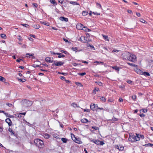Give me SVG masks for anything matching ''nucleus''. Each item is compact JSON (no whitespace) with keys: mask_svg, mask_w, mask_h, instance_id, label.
Returning <instances> with one entry per match:
<instances>
[{"mask_svg":"<svg viewBox=\"0 0 153 153\" xmlns=\"http://www.w3.org/2000/svg\"><path fill=\"white\" fill-rule=\"evenodd\" d=\"M35 145L38 146L39 149H42L44 146L43 141L40 139H35L34 140Z\"/></svg>","mask_w":153,"mask_h":153,"instance_id":"nucleus-1","label":"nucleus"},{"mask_svg":"<svg viewBox=\"0 0 153 153\" xmlns=\"http://www.w3.org/2000/svg\"><path fill=\"white\" fill-rule=\"evenodd\" d=\"M136 135H132L131 136L129 137L128 138L129 141L132 142H135L136 141H139L140 140V137L139 134H136Z\"/></svg>","mask_w":153,"mask_h":153,"instance_id":"nucleus-2","label":"nucleus"},{"mask_svg":"<svg viewBox=\"0 0 153 153\" xmlns=\"http://www.w3.org/2000/svg\"><path fill=\"white\" fill-rule=\"evenodd\" d=\"M22 102L24 105L26 107H30L33 104V102L32 101L26 99L23 100Z\"/></svg>","mask_w":153,"mask_h":153,"instance_id":"nucleus-3","label":"nucleus"},{"mask_svg":"<svg viewBox=\"0 0 153 153\" xmlns=\"http://www.w3.org/2000/svg\"><path fill=\"white\" fill-rule=\"evenodd\" d=\"M127 59L132 62H135L136 61V56L133 54H131L127 57Z\"/></svg>","mask_w":153,"mask_h":153,"instance_id":"nucleus-4","label":"nucleus"},{"mask_svg":"<svg viewBox=\"0 0 153 153\" xmlns=\"http://www.w3.org/2000/svg\"><path fill=\"white\" fill-rule=\"evenodd\" d=\"M90 141L98 145H103L104 144L103 141H100L98 140H94L93 139H91Z\"/></svg>","mask_w":153,"mask_h":153,"instance_id":"nucleus-5","label":"nucleus"},{"mask_svg":"<svg viewBox=\"0 0 153 153\" xmlns=\"http://www.w3.org/2000/svg\"><path fill=\"white\" fill-rule=\"evenodd\" d=\"M64 62L62 61H59L58 62H56L54 61V63L52 65V66H53L54 65L56 66H61L63 65L64 64Z\"/></svg>","mask_w":153,"mask_h":153,"instance_id":"nucleus-6","label":"nucleus"},{"mask_svg":"<svg viewBox=\"0 0 153 153\" xmlns=\"http://www.w3.org/2000/svg\"><path fill=\"white\" fill-rule=\"evenodd\" d=\"M73 140L76 143L78 144H81L82 143V141L80 139L79 137H74V138L73 139Z\"/></svg>","mask_w":153,"mask_h":153,"instance_id":"nucleus-7","label":"nucleus"},{"mask_svg":"<svg viewBox=\"0 0 153 153\" xmlns=\"http://www.w3.org/2000/svg\"><path fill=\"white\" fill-rule=\"evenodd\" d=\"M5 122L9 126H10L12 125V122L11 120L9 118H7L5 120Z\"/></svg>","mask_w":153,"mask_h":153,"instance_id":"nucleus-8","label":"nucleus"},{"mask_svg":"<svg viewBox=\"0 0 153 153\" xmlns=\"http://www.w3.org/2000/svg\"><path fill=\"white\" fill-rule=\"evenodd\" d=\"M134 70L137 74H142L143 73V71H142L140 69L137 68L134 69Z\"/></svg>","mask_w":153,"mask_h":153,"instance_id":"nucleus-9","label":"nucleus"},{"mask_svg":"<svg viewBox=\"0 0 153 153\" xmlns=\"http://www.w3.org/2000/svg\"><path fill=\"white\" fill-rule=\"evenodd\" d=\"M59 19L62 21H65L66 22H67L68 21V19L67 18H65L63 16L60 17Z\"/></svg>","mask_w":153,"mask_h":153,"instance_id":"nucleus-10","label":"nucleus"},{"mask_svg":"<svg viewBox=\"0 0 153 153\" xmlns=\"http://www.w3.org/2000/svg\"><path fill=\"white\" fill-rule=\"evenodd\" d=\"M26 57H27V58H30V57L29 56H32V58H34V54L33 53H28L26 54Z\"/></svg>","mask_w":153,"mask_h":153,"instance_id":"nucleus-11","label":"nucleus"},{"mask_svg":"<svg viewBox=\"0 0 153 153\" xmlns=\"http://www.w3.org/2000/svg\"><path fill=\"white\" fill-rule=\"evenodd\" d=\"M81 121L82 123H86L87 122H90V121H88L87 119L86 118H84L81 119Z\"/></svg>","mask_w":153,"mask_h":153,"instance_id":"nucleus-12","label":"nucleus"},{"mask_svg":"<svg viewBox=\"0 0 153 153\" xmlns=\"http://www.w3.org/2000/svg\"><path fill=\"white\" fill-rule=\"evenodd\" d=\"M43 137L45 139H48L50 137V135L48 133H45L44 134Z\"/></svg>","mask_w":153,"mask_h":153,"instance_id":"nucleus-13","label":"nucleus"},{"mask_svg":"<svg viewBox=\"0 0 153 153\" xmlns=\"http://www.w3.org/2000/svg\"><path fill=\"white\" fill-rule=\"evenodd\" d=\"M95 105H96L95 104H94L93 105H90V108L93 111L96 110V108H95Z\"/></svg>","mask_w":153,"mask_h":153,"instance_id":"nucleus-14","label":"nucleus"},{"mask_svg":"<svg viewBox=\"0 0 153 153\" xmlns=\"http://www.w3.org/2000/svg\"><path fill=\"white\" fill-rule=\"evenodd\" d=\"M8 131L11 133V135H15V132L14 131H13L12 129L10 128L9 127L8 128Z\"/></svg>","mask_w":153,"mask_h":153,"instance_id":"nucleus-15","label":"nucleus"},{"mask_svg":"<svg viewBox=\"0 0 153 153\" xmlns=\"http://www.w3.org/2000/svg\"><path fill=\"white\" fill-rule=\"evenodd\" d=\"M83 26V25L81 24H77L76 25V27L79 29H82V28Z\"/></svg>","mask_w":153,"mask_h":153,"instance_id":"nucleus-16","label":"nucleus"},{"mask_svg":"<svg viewBox=\"0 0 153 153\" xmlns=\"http://www.w3.org/2000/svg\"><path fill=\"white\" fill-rule=\"evenodd\" d=\"M142 75H143L145 76H149L150 75V74L147 72H143V73Z\"/></svg>","mask_w":153,"mask_h":153,"instance_id":"nucleus-17","label":"nucleus"},{"mask_svg":"<svg viewBox=\"0 0 153 153\" xmlns=\"http://www.w3.org/2000/svg\"><path fill=\"white\" fill-rule=\"evenodd\" d=\"M99 89L98 88H95L94 90H93L92 93L94 94H96V91H99Z\"/></svg>","mask_w":153,"mask_h":153,"instance_id":"nucleus-18","label":"nucleus"},{"mask_svg":"<svg viewBox=\"0 0 153 153\" xmlns=\"http://www.w3.org/2000/svg\"><path fill=\"white\" fill-rule=\"evenodd\" d=\"M51 3L53 4L54 5H56L57 4V3L56 2L55 0H50Z\"/></svg>","mask_w":153,"mask_h":153,"instance_id":"nucleus-19","label":"nucleus"},{"mask_svg":"<svg viewBox=\"0 0 153 153\" xmlns=\"http://www.w3.org/2000/svg\"><path fill=\"white\" fill-rule=\"evenodd\" d=\"M33 27L35 28H36V29H38L40 27V26L39 25L36 24L33 25Z\"/></svg>","mask_w":153,"mask_h":153,"instance_id":"nucleus-20","label":"nucleus"},{"mask_svg":"<svg viewBox=\"0 0 153 153\" xmlns=\"http://www.w3.org/2000/svg\"><path fill=\"white\" fill-rule=\"evenodd\" d=\"M144 146L146 147H152L153 146V144L150 143L146 144L144 145Z\"/></svg>","mask_w":153,"mask_h":153,"instance_id":"nucleus-21","label":"nucleus"},{"mask_svg":"<svg viewBox=\"0 0 153 153\" xmlns=\"http://www.w3.org/2000/svg\"><path fill=\"white\" fill-rule=\"evenodd\" d=\"M15 116L16 117H17L19 118H21L22 117V116L21 115V114H20V113H18L17 114H15Z\"/></svg>","mask_w":153,"mask_h":153,"instance_id":"nucleus-22","label":"nucleus"},{"mask_svg":"<svg viewBox=\"0 0 153 153\" xmlns=\"http://www.w3.org/2000/svg\"><path fill=\"white\" fill-rule=\"evenodd\" d=\"M61 140L64 143H66L67 142L68 139L65 138H62Z\"/></svg>","mask_w":153,"mask_h":153,"instance_id":"nucleus-23","label":"nucleus"},{"mask_svg":"<svg viewBox=\"0 0 153 153\" xmlns=\"http://www.w3.org/2000/svg\"><path fill=\"white\" fill-rule=\"evenodd\" d=\"M147 109H141L140 111V113H146L147 112Z\"/></svg>","mask_w":153,"mask_h":153,"instance_id":"nucleus-24","label":"nucleus"},{"mask_svg":"<svg viewBox=\"0 0 153 153\" xmlns=\"http://www.w3.org/2000/svg\"><path fill=\"white\" fill-rule=\"evenodd\" d=\"M112 68L113 69H114L115 70L117 71H119V68L117 66L112 67Z\"/></svg>","mask_w":153,"mask_h":153,"instance_id":"nucleus-25","label":"nucleus"},{"mask_svg":"<svg viewBox=\"0 0 153 153\" xmlns=\"http://www.w3.org/2000/svg\"><path fill=\"white\" fill-rule=\"evenodd\" d=\"M5 80L6 79L4 78L2 76H0V81L3 82H4Z\"/></svg>","mask_w":153,"mask_h":153,"instance_id":"nucleus-26","label":"nucleus"},{"mask_svg":"<svg viewBox=\"0 0 153 153\" xmlns=\"http://www.w3.org/2000/svg\"><path fill=\"white\" fill-rule=\"evenodd\" d=\"M83 40L82 42L84 43H87V39H88L87 37H83Z\"/></svg>","mask_w":153,"mask_h":153,"instance_id":"nucleus-27","label":"nucleus"},{"mask_svg":"<svg viewBox=\"0 0 153 153\" xmlns=\"http://www.w3.org/2000/svg\"><path fill=\"white\" fill-rule=\"evenodd\" d=\"M102 36L103 37V38L104 39L107 40L108 41H109V39H108V36H106L104 34H102Z\"/></svg>","mask_w":153,"mask_h":153,"instance_id":"nucleus-28","label":"nucleus"},{"mask_svg":"<svg viewBox=\"0 0 153 153\" xmlns=\"http://www.w3.org/2000/svg\"><path fill=\"white\" fill-rule=\"evenodd\" d=\"M18 79L19 81L21 82H25L26 81V80L24 79H22L18 78Z\"/></svg>","mask_w":153,"mask_h":153,"instance_id":"nucleus-29","label":"nucleus"},{"mask_svg":"<svg viewBox=\"0 0 153 153\" xmlns=\"http://www.w3.org/2000/svg\"><path fill=\"white\" fill-rule=\"evenodd\" d=\"M71 105L75 108L78 107L77 104L75 102L72 103Z\"/></svg>","mask_w":153,"mask_h":153,"instance_id":"nucleus-30","label":"nucleus"},{"mask_svg":"<svg viewBox=\"0 0 153 153\" xmlns=\"http://www.w3.org/2000/svg\"><path fill=\"white\" fill-rule=\"evenodd\" d=\"M100 100H101V101L103 102H105L106 100V99L105 98L103 97H102L101 98H100Z\"/></svg>","mask_w":153,"mask_h":153,"instance_id":"nucleus-31","label":"nucleus"},{"mask_svg":"<svg viewBox=\"0 0 153 153\" xmlns=\"http://www.w3.org/2000/svg\"><path fill=\"white\" fill-rule=\"evenodd\" d=\"M45 60L47 62H51V58L49 57H47L45 59Z\"/></svg>","mask_w":153,"mask_h":153,"instance_id":"nucleus-32","label":"nucleus"},{"mask_svg":"<svg viewBox=\"0 0 153 153\" xmlns=\"http://www.w3.org/2000/svg\"><path fill=\"white\" fill-rule=\"evenodd\" d=\"M88 13V12H86V11H84L82 12V14L83 16H86L87 15Z\"/></svg>","mask_w":153,"mask_h":153,"instance_id":"nucleus-33","label":"nucleus"},{"mask_svg":"<svg viewBox=\"0 0 153 153\" xmlns=\"http://www.w3.org/2000/svg\"><path fill=\"white\" fill-rule=\"evenodd\" d=\"M51 54H53L54 55L56 54V55H61L62 54V53H55L54 52H52L51 51Z\"/></svg>","mask_w":153,"mask_h":153,"instance_id":"nucleus-34","label":"nucleus"},{"mask_svg":"<svg viewBox=\"0 0 153 153\" xmlns=\"http://www.w3.org/2000/svg\"><path fill=\"white\" fill-rule=\"evenodd\" d=\"M1 38L4 39H5L6 38V36L5 34H1Z\"/></svg>","mask_w":153,"mask_h":153,"instance_id":"nucleus-35","label":"nucleus"},{"mask_svg":"<svg viewBox=\"0 0 153 153\" xmlns=\"http://www.w3.org/2000/svg\"><path fill=\"white\" fill-rule=\"evenodd\" d=\"M41 23L42 24H43L44 25H46L47 26H49V23L48 22H41Z\"/></svg>","mask_w":153,"mask_h":153,"instance_id":"nucleus-36","label":"nucleus"},{"mask_svg":"<svg viewBox=\"0 0 153 153\" xmlns=\"http://www.w3.org/2000/svg\"><path fill=\"white\" fill-rule=\"evenodd\" d=\"M79 87H82L83 86L82 84L81 83L79 82H76L75 83Z\"/></svg>","mask_w":153,"mask_h":153,"instance_id":"nucleus-37","label":"nucleus"},{"mask_svg":"<svg viewBox=\"0 0 153 153\" xmlns=\"http://www.w3.org/2000/svg\"><path fill=\"white\" fill-rule=\"evenodd\" d=\"M6 116L7 117H8L10 118H13L14 117L13 115H10L7 113V114H5Z\"/></svg>","mask_w":153,"mask_h":153,"instance_id":"nucleus-38","label":"nucleus"},{"mask_svg":"<svg viewBox=\"0 0 153 153\" xmlns=\"http://www.w3.org/2000/svg\"><path fill=\"white\" fill-rule=\"evenodd\" d=\"M88 28L87 27H86L84 26L82 28V29L83 30L87 32V30H88Z\"/></svg>","mask_w":153,"mask_h":153,"instance_id":"nucleus-39","label":"nucleus"},{"mask_svg":"<svg viewBox=\"0 0 153 153\" xmlns=\"http://www.w3.org/2000/svg\"><path fill=\"white\" fill-rule=\"evenodd\" d=\"M140 21L141 22H142L143 23L145 24L147 23L146 21L143 19H141Z\"/></svg>","mask_w":153,"mask_h":153,"instance_id":"nucleus-40","label":"nucleus"},{"mask_svg":"<svg viewBox=\"0 0 153 153\" xmlns=\"http://www.w3.org/2000/svg\"><path fill=\"white\" fill-rule=\"evenodd\" d=\"M118 120L117 118L115 117H113L112 119L111 120L112 121H117Z\"/></svg>","mask_w":153,"mask_h":153,"instance_id":"nucleus-41","label":"nucleus"},{"mask_svg":"<svg viewBox=\"0 0 153 153\" xmlns=\"http://www.w3.org/2000/svg\"><path fill=\"white\" fill-rule=\"evenodd\" d=\"M86 74L85 72H83V73H78V75L81 76H83L85 75Z\"/></svg>","mask_w":153,"mask_h":153,"instance_id":"nucleus-42","label":"nucleus"},{"mask_svg":"<svg viewBox=\"0 0 153 153\" xmlns=\"http://www.w3.org/2000/svg\"><path fill=\"white\" fill-rule=\"evenodd\" d=\"M127 63L130 66H132L133 67H136V66H137V65H135V64H134L133 63H130L127 62Z\"/></svg>","mask_w":153,"mask_h":153,"instance_id":"nucleus-43","label":"nucleus"},{"mask_svg":"<svg viewBox=\"0 0 153 153\" xmlns=\"http://www.w3.org/2000/svg\"><path fill=\"white\" fill-rule=\"evenodd\" d=\"M58 74H60L62 75H64V76H66L68 75V74L65 73H63V72H58Z\"/></svg>","mask_w":153,"mask_h":153,"instance_id":"nucleus-44","label":"nucleus"},{"mask_svg":"<svg viewBox=\"0 0 153 153\" xmlns=\"http://www.w3.org/2000/svg\"><path fill=\"white\" fill-rule=\"evenodd\" d=\"M53 135L54 137L56 139H59L58 135L56 134H53Z\"/></svg>","mask_w":153,"mask_h":153,"instance_id":"nucleus-45","label":"nucleus"},{"mask_svg":"<svg viewBox=\"0 0 153 153\" xmlns=\"http://www.w3.org/2000/svg\"><path fill=\"white\" fill-rule=\"evenodd\" d=\"M96 4H97V7L98 8H100L101 7V5L100 4H99L97 2Z\"/></svg>","mask_w":153,"mask_h":153,"instance_id":"nucleus-46","label":"nucleus"},{"mask_svg":"<svg viewBox=\"0 0 153 153\" xmlns=\"http://www.w3.org/2000/svg\"><path fill=\"white\" fill-rule=\"evenodd\" d=\"M94 63H97L98 64H101L102 65L104 64V62H101L100 61H96L94 62Z\"/></svg>","mask_w":153,"mask_h":153,"instance_id":"nucleus-47","label":"nucleus"},{"mask_svg":"<svg viewBox=\"0 0 153 153\" xmlns=\"http://www.w3.org/2000/svg\"><path fill=\"white\" fill-rule=\"evenodd\" d=\"M92 128L93 129L97 130L99 129V128L97 126H92Z\"/></svg>","mask_w":153,"mask_h":153,"instance_id":"nucleus-48","label":"nucleus"},{"mask_svg":"<svg viewBox=\"0 0 153 153\" xmlns=\"http://www.w3.org/2000/svg\"><path fill=\"white\" fill-rule=\"evenodd\" d=\"M124 147L123 146H121L120 148H119V150L120 151H122L124 150Z\"/></svg>","mask_w":153,"mask_h":153,"instance_id":"nucleus-49","label":"nucleus"},{"mask_svg":"<svg viewBox=\"0 0 153 153\" xmlns=\"http://www.w3.org/2000/svg\"><path fill=\"white\" fill-rule=\"evenodd\" d=\"M65 56L64 55L62 54L61 55H59L58 56V58H62V57L63 58V57H65Z\"/></svg>","mask_w":153,"mask_h":153,"instance_id":"nucleus-50","label":"nucleus"},{"mask_svg":"<svg viewBox=\"0 0 153 153\" xmlns=\"http://www.w3.org/2000/svg\"><path fill=\"white\" fill-rule=\"evenodd\" d=\"M22 25L26 27H28L29 26V25L27 24H22Z\"/></svg>","mask_w":153,"mask_h":153,"instance_id":"nucleus-51","label":"nucleus"},{"mask_svg":"<svg viewBox=\"0 0 153 153\" xmlns=\"http://www.w3.org/2000/svg\"><path fill=\"white\" fill-rule=\"evenodd\" d=\"M96 83H97L98 85L100 86H101L102 85V83L101 82H96Z\"/></svg>","mask_w":153,"mask_h":153,"instance_id":"nucleus-52","label":"nucleus"},{"mask_svg":"<svg viewBox=\"0 0 153 153\" xmlns=\"http://www.w3.org/2000/svg\"><path fill=\"white\" fill-rule=\"evenodd\" d=\"M139 137H140V138L141 139H143L144 138V137L143 135H139Z\"/></svg>","mask_w":153,"mask_h":153,"instance_id":"nucleus-53","label":"nucleus"},{"mask_svg":"<svg viewBox=\"0 0 153 153\" xmlns=\"http://www.w3.org/2000/svg\"><path fill=\"white\" fill-rule=\"evenodd\" d=\"M33 66L34 68H36L39 67L40 68H42L41 66H40L39 65H34Z\"/></svg>","mask_w":153,"mask_h":153,"instance_id":"nucleus-54","label":"nucleus"},{"mask_svg":"<svg viewBox=\"0 0 153 153\" xmlns=\"http://www.w3.org/2000/svg\"><path fill=\"white\" fill-rule=\"evenodd\" d=\"M6 105H8L9 107H12L13 106V105L11 104H10V103H7Z\"/></svg>","mask_w":153,"mask_h":153,"instance_id":"nucleus-55","label":"nucleus"},{"mask_svg":"<svg viewBox=\"0 0 153 153\" xmlns=\"http://www.w3.org/2000/svg\"><path fill=\"white\" fill-rule=\"evenodd\" d=\"M127 82L129 84H132L133 82L131 80H128L127 81Z\"/></svg>","mask_w":153,"mask_h":153,"instance_id":"nucleus-56","label":"nucleus"},{"mask_svg":"<svg viewBox=\"0 0 153 153\" xmlns=\"http://www.w3.org/2000/svg\"><path fill=\"white\" fill-rule=\"evenodd\" d=\"M92 13L96 15H99L100 14V13H97V12H93Z\"/></svg>","mask_w":153,"mask_h":153,"instance_id":"nucleus-57","label":"nucleus"},{"mask_svg":"<svg viewBox=\"0 0 153 153\" xmlns=\"http://www.w3.org/2000/svg\"><path fill=\"white\" fill-rule=\"evenodd\" d=\"M60 52L62 53H64L65 54H67L68 53V52L66 51H64L63 50H61V51H60Z\"/></svg>","mask_w":153,"mask_h":153,"instance_id":"nucleus-58","label":"nucleus"},{"mask_svg":"<svg viewBox=\"0 0 153 153\" xmlns=\"http://www.w3.org/2000/svg\"><path fill=\"white\" fill-rule=\"evenodd\" d=\"M85 34H86V37H87V38H89L90 37V35H89V33H85Z\"/></svg>","mask_w":153,"mask_h":153,"instance_id":"nucleus-59","label":"nucleus"},{"mask_svg":"<svg viewBox=\"0 0 153 153\" xmlns=\"http://www.w3.org/2000/svg\"><path fill=\"white\" fill-rule=\"evenodd\" d=\"M33 5L36 7H38V4L36 3H33Z\"/></svg>","mask_w":153,"mask_h":153,"instance_id":"nucleus-60","label":"nucleus"},{"mask_svg":"<svg viewBox=\"0 0 153 153\" xmlns=\"http://www.w3.org/2000/svg\"><path fill=\"white\" fill-rule=\"evenodd\" d=\"M71 137H72V139H74V137H75V135L74 134H73L72 133H71Z\"/></svg>","mask_w":153,"mask_h":153,"instance_id":"nucleus-61","label":"nucleus"},{"mask_svg":"<svg viewBox=\"0 0 153 153\" xmlns=\"http://www.w3.org/2000/svg\"><path fill=\"white\" fill-rule=\"evenodd\" d=\"M136 95H134V96H132L131 97H132V99L133 100H134L136 99Z\"/></svg>","mask_w":153,"mask_h":153,"instance_id":"nucleus-62","label":"nucleus"},{"mask_svg":"<svg viewBox=\"0 0 153 153\" xmlns=\"http://www.w3.org/2000/svg\"><path fill=\"white\" fill-rule=\"evenodd\" d=\"M119 51V50H116V49H114V50H113L112 51V52H118Z\"/></svg>","mask_w":153,"mask_h":153,"instance_id":"nucleus-63","label":"nucleus"},{"mask_svg":"<svg viewBox=\"0 0 153 153\" xmlns=\"http://www.w3.org/2000/svg\"><path fill=\"white\" fill-rule=\"evenodd\" d=\"M72 50H73V51H76L77 49V48L76 47H72L71 48Z\"/></svg>","mask_w":153,"mask_h":153,"instance_id":"nucleus-64","label":"nucleus"}]
</instances>
